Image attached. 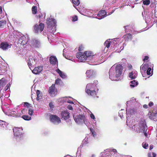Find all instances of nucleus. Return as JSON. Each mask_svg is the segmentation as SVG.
<instances>
[{"label": "nucleus", "mask_w": 157, "mask_h": 157, "mask_svg": "<svg viewBox=\"0 0 157 157\" xmlns=\"http://www.w3.org/2000/svg\"><path fill=\"white\" fill-rule=\"evenodd\" d=\"M123 67L120 64H117L116 66L115 71L112 67L109 71V78L112 80H117L118 77L122 74Z\"/></svg>", "instance_id": "obj_1"}, {"label": "nucleus", "mask_w": 157, "mask_h": 157, "mask_svg": "<svg viewBox=\"0 0 157 157\" xmlns=\"http://www.w3.org/2000/svg\"><path fill=\"white\" fill-rule=\"evenodd\" d=\"M98 83L97 80H95L93 83H89L86 85V93L90 96L95 97L97 95L96 91L95 90V88Z\"/></svg>", "instance_id": "obj_2"}, {"label": "nucleus", "mask_w": 157, "mask_h": 157, "mask_svg": "<svg viewBox=\"0 0 157 157\" xmlns=\"http://www.w3.org/2000/svg\"><path fill=\"white\" fill-rule=\"evenodd\" d=\"M94 56L93 53L90 51H86L84 52H78L76 55L77 58L82 62L85 61L88 58Z\"/></svg>", "instance_id": "obj_3"}, {"label": "nucleus", "mask_w": 157, "mask_h": 157, "mask_svg": "<svg viewBox=\"0 0 157 157\" xmlns=\"http://www.w3.org/2000/svg\"><path fill=\"white\" fill-rule=\"evenodd\" d=\"M13 131L15 136L17 137L16 140L18 142L22 139L25 136L21 132V128L17 127H14L13 129Z\"/></svg>", "instance_id": "obj_4"}, {"label": "nucleus", "mask_w": 157, "mask_h": 157, "mask_svg": "<svg viewBox=\"0 0 157 157\" xmlns=\"http://www.w3.org/2000/svg\"><path fill=\"white\" fill-rule=\"evenodd\" d=\"M75 122L78 124H80L83 122L86 124L87 122L86 117L84 115L79 114L77 115L75 117H74Z\"/></svg>", "instance_id": "obj_5"}, {"label": "nucleus", "mask_w": 157, "mask_h": 157, "mask_svg": "<svg viewBox=\"0 0 157 157\" xmlns=\"http://www.w3.org/2000/svg\"><path fill=\"white\" fill-rule=\"evenodd\" d=\"M139 126V127L138 128L136 129V131L138 133L144 130H147V126L146 125V122L145 121H140V122Z\"/></svg>", "instance_id": "obj_6"}, {"label": "nucleus", "mask_w": 157, "mask_h": 157, "mask_svg": "<svg viewBox=\"0 0 157 157\" xmlns=\"http://www.w3.org/2000/svg\"><path fill=\"white\" fill-rule=\"evenodd\" d=\"M60 117L63 120H67L70 117V113L67 110L62 111L60 113Z\"/></svg>", "instance_id": "obj_7"}, {"label": "nucleus", "mask_w": 157, "mask_h": 157, "mask_svg": "<svg viewBox=\"0 0 157 157\" xmlns=\"http://www.w3.org/2000/svg\"><path fill=\"white\" fill-rule=\"evenodd\" d=\"M49 93L51 96H55L57 94V90L55 87V85L52 84L49 87L48 90Z\"/></svg>", "instance_id": "obj_8"}, {"label": "nucleus", "mask_w": 157, "mask_h": 157, "mask_svg": "<svg viewBox=\"0 0 157 157\" xmlns=\"http://www.w3.org/2000/svg\"><path fill=\"white\" fill-rule=\"evenodd\" d=\"M44 28V24L40 23L39 25L37 24L35 25L34 26V31L35 33H37L39 31H42Z\"/></svg>", "instance_id": "obj_9"}, {"label": "nucleus", "mask_w": 157, "mask_h": 157, "mask_svg": "<svg viewBox=\"0 0 157 157\" xmlns=\"http://www.w3.org/2000/svg\"><path fill=\"white\" fill-rule=\"evenodd\" d=\"M49 118L51 121L54 123H59L61 122L60 119L56 115H51L50 116Z\"/></svg>", "instance_id": "obj_10"}, {"label": "nucleus", "mask_w": 157, "mask_h": 157, "mask_svg": "<svg viewBox=\"0 0 157 157\" xmlns=\"http://www.w3.org/2000/svg\"><path fill=\"white\" fill-rule=\"evenodd\" d=\"M30 43L31 46L34 47L38 48L40 46V41L36 39H32Z\"/></svg>", "instance_id": "obj_11"}, {"label": "nucleus", "mask_w": 157, "mask_h": 157, "mask_svg": "<svg viewBox=\"0 0 157 157\" xmlns=\"http://www.w3.org/2000/svg\"><path fill=\"white\" fill-rule=\"evenodd\" d=\"M47 23L48 25V28L52 27H54L56 25L55 20L52 18H49L47 21Z\"/></svg>", "instance_id": "obj_12"}, {"label": "nucleus", "mask_w": 157, "mask_h": 157, "mask_svg": "<svg viewBox=\"0 0 157 157\" xmlns=\"http://www.w3.org/2000/svg\"><path fill=\"white\" fill-rule=\"evenodd\" d=\"M12 46V44H9L7 42H3L0 44V47L3 50H6L10 48Z\"/></svg>", "instance_id": "obj_13"}, {"label": "nucleus", "mask_w": 157, "mask_h": 157, "mask_svg": "<svg viewBox=\"0 0 157 157\" xmlns=\"http://www.w3.org/2000/svg\"><path fill=\"white\" fill-rule=\"evenodd\" d=\"M86 76L88 78H93L96 76L95 72L93 70H87L86 73Z\"/></svg>", "instance_id": "obj_14"}, {"label": "nucleus", "mask_w": 157, "mask_h": 157, "mask_svg": "<svg viewBox=\"0 0 157 157\" xmlns=\"http://www.w3.org/2000/svg\"><path fill=\"white\" fill-rule=\"evenodd\" d=\"M43 70V67L41 66H39L36 67L32 71V72L35 74H39Z\"/></svg>", "instance_id": "obj_15"}, {"label": "nucleus", "mask_w": 157, "mask_h": 157, "mask_svg": "<svg viewBox=\"0 0 157 157\" xmlns=\"http://www.w3.org/2000/svg\"><path fill=\"white\" fill-rule=\"evenodd\" d=\"M49 62L52 65L56 64L58 65V62L56 57L54 56H52L50 57Z\"/></svg>", "instance_id": "obj_16"}, {"label": "nucleus", "mask_w": 157, "mask_h": 157, "mask_svg": "<svg viewBox=\"0 0 157 157\" xmlns=\"http://www.w3.org/2000/svg\"><path fill=\"white\" fill-rule=\"evenodd\" d=\"M19 42H20L21 44L24 45L26 44L28 42V40L25 36H21L19 40Z\"/></svg>", "instance_id": "obj_17"}, {"label": "nucleus", "mask_w": 157, "mask_h": 157, "mask_svg": "<svg viewBox=\"0 0 157 157\" xmlns=\"http://www.w3.org/2000/svg\"><path fill=\"white\" fill-rule=\"evenodd\" d=\"M98 16L100 17L99 19H102L106 16V12L105 10H101L98 12Z\"/></svg>", "instance_id": "obj_18"}, {"label": "nucleus", "mask_w": 157, "mask_h": 157, "mask_svg": "<svg viewBox=\"0 0 157 157\" xmlns=\"http://www.w3.org/2000/svg\"><path fill=\"white\" fill-rule=\"evenodd\" d=\"M12 23L13 24L14 27L16 28L19 27L21 25V23L20 22L13 19Z\"/></svg>", "instance_id": "obj_19"}, {"label": "nucleus", "mask_w": 157, "mask_h": 157, "mask_svg": "<svg viewBox=\"0 0 157 157\" xmlns=\"http://www.w3.org/2000/svg\"><path fill=\"white\" fill-rule=\"evenodd\" d=\"M35 63V61L33 57L29 58L28 62V64L29 67L30 68V67H32V65L34 64Z\"/></svg>", "instance_id": "obj_20"}, {"label": "nucleus", "mask_w": 157, "mask_h": 157, "mask_svg": "<svg viewBox=\"0 0 157 157\" xmlns=\"http://www.w3.org/2000/svg\"><path fill=\"white\" fill-rule=\"evenodd\" d=\"M7 22L5 20H0V29L4 28L6 25Z\"/></svg>", "instance_id": "obj_21"}, {"label": "nucleus", "mask_w": 157, "mask_h": 157, "mask_svg": "<svg viewBox=\"0 0 157 157\" xmlns=\"http://www.w3.org/2000/svg\"><path fill=\"white\" fill-rule=\"evenodd\" d=\"M157 114L156 112L155 113H153V111L150 112L148 114L149 118L151 119H155V115Z\"/></svg>", "instance_id": "obj_22"}, {"label": "nucleus", "mask_w": 157, "mask_h": 157, "mask_svg": "<svg viewBox=\"0 0 157 157\" xmlns=\"http://www.w3.org/2000/svg\"><path fill=\"white\" fill-rule=\"evenodd\" d=\"M124 36L125 39V40L128 41L129 40H131L132 38V34L130 33H128L125 35Z\"/></svg>", "instance_id": "obj_23"}, {"label": "nucleus", "mask_w": 157, "mask_h": 157, "mask_svg": "<svg viewBox=\"0 0 157 157\" xmlns=\"http://www.w3.org/2000/svg\"><path fill=\"white\" fill-rule=\"evenodd\" d=\"M111 42L110 40H106L104 43L105 48H108L110 46Z\"/></svg>", "instance_id": "obj_24"}, {"label": "nucleus", "mask_w": 157, "mask_h": 157, "mask_svg": "<svg viewBox=\"0 0 157 157\" xmlns=\"http://www.w3.org/2000/svg\"><path fill=\"white\" fill-rule=\"evenodd\" d=\"M6 83V81L4 78H3L0 80V84L3 86H5Z\"/></svg>", "instance_id": "obj_25"}, {"label": "nucleus", "mask_w": 157, "mask_h": 157, "mask_svg": "<svg viewBox=\"0 0 157 157\" xmlns=\"http://www.w3.org/2000/svg\"><path fill=\"white\" fill-rule=\"evenodd\" d=\"M32 13L35 14L37 12V7L36 6H33L32 8Z\"/></svg>", "instance_id": "obj_26"}, {"label": "nucleus", "mask_w": 157, "mask_h": 157, "mask_svg": "<svg viewBox=\"0 0 157 157\" xmlns=\"http://www.w3.org/2000/svg\"><path fill=\"white\" fill-rule=\"evenodd\" d=\"M131 84L130 85V86L131 87H134L135 86H137L138 84V82H136L135 80H133L131 82Z\"/></svg>", "instance_id": "obj_27"}, {"label": "nucleus", "mask_w": 157, "mask_h": 157, "mask_svg": "<svg viewBox=\"0 0 157 157\" xmlns=\"http://www.w3.org/2000/svg\"><path fill=\"white\" fill-rule=\"evenodd\" d=\"M57 72L59 73L61 77L63 78H64L65 77V75L62 73V71L59 69H58L57 71Z\"/></svg>", "instance_id": "obj_28"}, {"label": "nucleus", "mask_w": 157, "mask_h": 157, "mask_svg": "<svg viewBox=\"0 0 157 157\" xmlns=\"http://www.w3.org/2000/svg\"><path fill=\"white\" fill-rule=\"evenodd\" d=\"M36 94L37 95V97L36 98L37 100H39L40 99L42 98V96H41L40 94V91L39 90H37L36 91Z\"/></svg>", "instance_id": "obj_29"}, {"label": "nucleus", "mask_w": 157, "mask_h": 157, "mask_svg": "<svg viewBox=\"0 0 157 157\" xmlns=\"http://www.w3.org/2000/svg\"><path fill=\"white\" fill-rule=\"evenodd\" d=\"M129 77L131 79H132L135 78L136 76L135 75H134L133 72L132 71V72L129 73Z\"/></svg>", "instance_id": "obj_30"}, {"label": "nucleus", "mask_w": 157, "mask_h": 157, "mask_svg": "<svg viewBox=\"0 0 157 157\" xmlns=\"http://www.w3.org/2000/svg\"><path fill=\"white\" fill-rule=\"evenodd\" d=\"M22 117L25 120L29 121L31 119V117L28 115H24L22 116Z\"/></svg>", "instance_id": "obj_31"}, {"label": "nucleus", "mask_w": 157, "mask_h": 157, "mask_svg": "<svg viewBox=\"0 0 157 157\" xmlns=\"http://www.w3.org/2000/svg\"><path fill=\"white\" fill-rule=\"evenodd\" d=\"M72 2L76 6H78L80 4L79 0H72Z\"/></svg>", "instance_id": "obj_32"}, {"label": "nucleus", "mask_w": 157, "mask_h": 157, "mask_svg": "<svg viewBox=\"0 0 157 157\" xmlns=\"http://www.w3.org/2000/svg\"><path fill=\"white\" fill-rule=\"evenodd\" d=\"M148 67V64H145L141 67L143 71H145Z\"/></svg>", "instance_id": "obj_33"}, {"label": "nucleus", "mask_w": 157, "mask_h": 157, "mask_svg": "<svg viewBox=\"0 0 157 157\" xmlns=\"http://www.w3.org/2000/svg\"><path fill=\"white\" fill-rule=\"evenodd\" d=\"M152 156H151V153L149 152L148 153V157H156V154L154 152L152 153Z\"/></svg>", "instance_id": "obj_34"}, {"label": "nucleus", "mask_w": 157, "mask_h": 157, "mask_svg": "<svg viewBox=\"0 0 157 157\" xmlns=\"http://www.w3.org/2000/svg\"><path fill=\"white\" fill-rule=\"evenodd\" d=\"M143 3L144 5H148L150 3V1L149 0H145L143 1Z\"/></svg>", "instance_id": "obj_35"}, {"label": "nucleus", "mask_w": 157, "mask_h": 157, "mask_svg": "<svg viewBox=\"0 0 157 157\" xmlns=\"http://www.w3.org/2000/svg\"><path fill=\"white\" fill-rule=\"evenodd\" d=\"M142 146L144 148L147 149V148L148 145L146 143H143L142 144Z\"/></svg>", "instance_id": "obj_36"}, {"label": "nucleus", "mask_w": 157, "mask_h": 157, "mask_svg": "<svg viewBox=\"0 0 157 157\" xmlns=\"http://www.w3.org/2000/svg\"><path fill=\"white\" fill-rule=\"evenodd\" d=\"M151 68H150V67H148L147 68V72H146V73H147V74L148 75H151V73H150V72H151Z\"/></svg>", "instance_id": "obj_37"}, {"label": "nucleus", "mask_w": 157, "mask_h": 157, "mask_svg": "<svg viewBox=\"0 0 157 157\" xmlns=\"http://www.w3.org/2000/svg\"><path fill=\"white\" fill-rule=\"evenodd\" d=\"M78 20V17L76 15H75L72 17V21H75Z\"/></svg>", "instance_id": "obj_38"}, {"label": "nucleus", "mask_w": 157, "mask_h": 157, "mask_svg": "<svg viewBox=\"0 0 157 157\" xmlns=\"http://www.w3.org/2000/svg\"><path fill=\"white\" fill-rule=\"evenodd\" d=\"M33 111L32 109H30L29 110L28 113L30 115L32 116L33 115Z\"/></svg>", "instance_id": "obj_39"}, {"label": "nucleus", "mask_w": 157, "mask_h": 157, "mask_svg": "<svg viewBox=\"0 0 157 157\" xmlns=\"http://www.w3.org/2000/svg\"><path fill=\"white\" fill-rule=\"evenodd\" d=\"M84 49V47L82 45H81L79 47L78 51H82Z\"/></svg>", "instance_id": "obj_40"}, {"label": "nucleus", "mask_w": 157, "mask_h": 157, "mask_svg": "<svg viewBox=\"0 0 157 157\" xmlns=\"http://www.w3.org/2000/svg\"><path fill=\"white\" fill-rule=\"evenodd\" d=\"M10 84L9 83V84H8L6 86L5 88H4V90H5V91H6L7 90H8V89H9V88H10Z\"/></svg>", "instance_id": "obj_41"}, {"label": "nucleus", "mask_w": 157, "mask_h": 157, "mask_svg": "<svg viewBox=\"0 0 157 157\" xmlns=\"http://www.w3.org/2000/svg\"><path fill=\"white\" fill-rule=\"evenodd\" d=\"M24 106H26L27 107H29V106H30V104L28 102H25L24 103Z\"/></svg>", "instance_id": "obj_42"}, {"label": "nucleus", "mask_w": 157, "mask_h": 157, "mask_svg": "<svg viewBox=\"0 0 157 157\" xmlns=\"http://www.w3.org/2000/svg\"><path fill=\"white\" fill-rule=\"evenodd\" d=\"M60 81V79L59 78H57L56 80L55 83L56 84H59V82Z\"/></svg>", "instance_id": "obj_43"}, {"label": "nucleus", "mask_w": 157, "mask_h": 157, "mask_svg": "<svg viewBox=\"0 0 157 157\" xmlns=\"http://www.w3.org/2000/svg\"><path fill=\"white\" fill-rule=\"evenodd\" d=\"M67 108L71 110H73V108L72 106H71V105H68V106L67 107Z\"/></svg>", "instance_id": "obj_44"}, {"label": "nucleus", "mask_w": 157, "mask_h": 157, "mask_svg": "<svg viewBox=\"0 0 157 157\" xmlns=\"http://www.w3.org/2000/svg\"><path fill=\"white\" fill-rule=\"evenodd\" d=\"M149 58V57L147 56H145L144 57V59H143L144 61H145L147 60Z\"/></svg>", "instance_id": "obj_45"}, {"label": "nucleus", "mask_w": 157, "mask_h": 157, "mask_svg": "<svg viewBox=\"0 0 157 157\" xmlns=\"http://www.w3.org/2000/svg\"><path fill=\"white\" fill-rule=\"evenodd\" d=\"M49 106L51 108H53L54 107V105L52 102L49 103Z\"/></svg>", "instance_id": "obj_46"}, {"label": "nucleus", "mask_w": 157, "mask_h": 157, "mask_svg": "<svg viewBox=\"0 0 157 157\" xmlns=\"http://www.w3.org/2000/svg\"><path fill=\"white\" fill-rule=\"evenodd\" d=\"M154 105L152 101H150L148 104V105L150 107H151Z\"/></svg>", "instance_id": "obj_47"}, {"label": "nucleus", "mask_w": 157, "mask_h": 157, "mask_svg": "<svg viewBox=\"0 0 157 157\" xmlns=\"http://www.w3.org/2000/svg\"><path fill=\"white\" fill-rule=\"evenodd\" d=\"M4 123L3 121L0 120V126H2Z\"/></svg>", "instance_id": "obj_48"}, {"label": "nucleus", "mask_w": 157, "mask_h": 157, "mask_svg": "<svg viewBox=\"0 0 157 157\" xmlns=\"http://www.w3.org/2000/svg\"><path fill=\"white\" fill-rule=\"evenodd\" d=\"M144 130L143 131V132L144 133V135L145 136L147 137V133L146 132V130Z\"/></svg>", "instance_id": "obj_49"}, {"label": "nucleus", "mask_w": 157, "mask_h": 157, "mask_svg": "<svg viewBox=\"0 0 157 157\" xmlns=\"http://www.w3.org/2000/svg\"><path fill=\"white\" fill-rule=\"evenodd\" d=\"M92 134L93 136L94 137L96 135V133L94 131H93V132H92Z\"/></svg>", "instance_id": "obj_50"}, {"label": "nucleus", "mask_w": 157, "mask_h": 157, "mask_svg": "<svg viewBox=\"0 0 157 157\" xmlns=\"http://www.w3.org/2000/svg\"><path fill=\"white\" fill-rule=\"evenodd\" d=\"M90 117L92 119H95V117L93 114H91L90 115Z\"/></svg>", "instance_id": "obj_51"}, {"label": "nucleus", "mask_w": 157, "mask_h": 157, "mask_svg": "<svg viewBox=\"0 0 157 157\" xmlns=\"http://www.w3.org/2000/svg\"><path fill=\"white\" fill-rule=\"evenodd\" d=\"M42 16V14H40L36 16H37V18H40Z\"/></svg>", "instance_id": "obj_52"}, {"label": "nucleus", "mask_w": 157, "mask_h": 157, "mask_svg": "<svg viewBox=\"0 0 157 157\" xmlns=\"http://www.w3.org/2000/svg\"><path fill=\"white\" fill-rule=\"evenodd\" d=\"M67 102L68 103H70L71 104H74V102L72 101H70V100L68 101H67Z\"/></svg>", "instance_id": "obj_53"}, {"label": "nucleus", "mask_w": 157, "mask_h": 157, "mask_svg": "<svg viewBox=\"0 0 157 157\" xmlns=\"http://www.w3.org/2000/svg\"><path fill=\"white\" fill-rule=\"evenodd\" d=\"M143 107L145 109H147L148 108V106L147 105L145 104L143 105Z\"/></svg>", "instance_id": "obj_54"}, {"label": "nucleus", "mask_w": 157, "mask_h": 157, "mask_svg": "<svg viewBox=\"0 0 157 157\" xmlns=\"http://www.w3.org/2000/svg\"><path fill=\"white\" fill-rule=\"evenodd\" d=\"M153 148V145H151L150 146L149 150H151Z\"/></svg>", "instance_id": "obj_55"}, {"label": "nucleus", "mask_w": 157, "mask_h": 157, "mask_svg": "<svg viewBox=\"0 0 157 157\" xmlns=\"http://www.w3.org/2000/svg\"><path fill=\"white\" fill-rule=\"evenodd\" d=\"M116 152H117L116 150L115 149H113V150H112L111 151V152H113V153H114V154L116 153Z\"/></svg>", "instance_id": "obj_56"}, {"label": "nucleus", "mask_w": 157, "mask_h": 157, "mask_svg": "<svg viewBox=\"0 0 157 157\" xmlns=\"http://www.w3.org/2000/svg\"><path fill=\"white\" fill-rule=\"evenodd\" d=\"M3 86L1 85V84H0V91H1L2 90V89L3 88Z\"/></svg>", "instance_id": "obj_57"}, {"label": "nucleus", "mask_w": 157, "mask_h": 157, "mask_svg": "<svg viewBox=\"0 0 157 157\" xmlns=\"http://www.w3.org/2000/svg\"><path fill=\"white\" fill-rule=\"evenodd\" d=\"M2 12V6H0V13H1Z\"/></svg>", "instance_id": "obj_58"}, {"label": "nucleus", "mask_w": 157, "mask_h": 157, "mask_svg": "<svg viewBox=\"0 0 157 157\" xmlns=\"http://www.w3.org/2000/svg\"><path fill=\"white\" fill-rule=\"evenodd\" d=\"M90 130L91 132H93V131H94V129L92 128H90Z\"/></svg>", "instance_id": "obj_59"}, {"label": "nucleus", "mask_w": 157, "mask_h": 157, "mask_svg": "<svg viewBox=\"0 0 157 157\" xmlns=\"http://www.w3.org/2000/svg\"><path fill=\"white\" fill-rule=\"evenodd\" d=\"M25 111V109H23L21 111V112L22 113H23V112Z\"/></svg>", "instance_id": "obj_60"}, {"label": "nucleus", "mask_w": 157, "mask_h": 157, "mask_svg": "<svg viewBox=\"0 0 157 157\" xmlns=\"http://www.w3.org/2000/svg\"><path fill=\"white\" fill-rule=\"evenodd\" d=\"M63 56H64L66 58V59H68V58H67L68 56H67V57H66V56H64V55H63Z\"/></svg>", "instance_id": "obj_61"}, {"label": "nucleus", "mask_w": 157, "mask_h": 157, "mask_svg": "<svg viewBox=\"0 0 157 157\" xmlns=\"http://www.w3.org/2000/svg\"><path fill=\"white\" fill-rule=\"evenodd\" d=\"M139 0H136V1H138Z\"/></svg>", "instance_id": "obj_62"}, {"label": "nucleus", "mask_w": 157, "mask_h": 157, "mask_svg": "<svg viewBox=\"0 0 157 157\" xmlns=\"http://www.w3.org/2000/svg\"><path fill=\"white\" fill-rule=\"evenodd\" d=\"M127 26H124V27L125 28V27H126Z\"/></svg>", "instance_id": "obj_63"}]
</instances>
